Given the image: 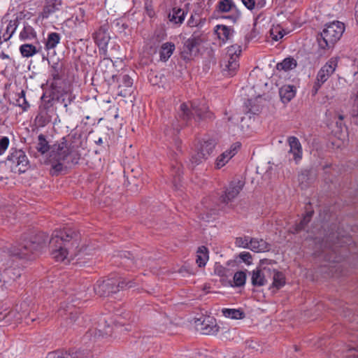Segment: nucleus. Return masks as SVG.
<instances>
[{"instance_id": "f257e3e1", "label": "nucleus", "mask_w": 358, "mask_h": 358, "mask_svg": "<svg viewBox=\"0 0 358 358\" xmlns=\"http://www.w3.org/2000/svg\"><path fill=\"white\" fill-rule=\"evenodd\" d=\"M76 234L69 227L55 231L49 241L50 254L57 262L69 263L76 257L80 250L75 240Z\"/></svg>"}, {"instance_id": "f03ea898", "label": "nucleus", "mask_w": 358, "mask_h": 358, "mask_svg": "<svg viewBox=\"0 0 358 358\" xmlns=\"http://www.w3.org/2000/svg\"><path fill=\"white\" fill-rule=\"evenodd\" d=\"M48 236L41 232L29 240L24 239L22 243L10 248V255L19 259L29 258L31 254L41 252L45 246Z\"/></svg>"}, {"instance_id": "7ed1b4c3", "label": "nucleus", "mask_w": 358, "mask_h": 358, "mask_svg": "<svg viewBox=\"0 0 358 358\" xmlns=\"http://www.w3.org/2000/svg\"><path fill=\"white\" fill-rule=\"evenodd\" d=\"M344 31L345 25L341 22L334 21L325 24L322 31L317 38L319 48L322 50L333 48L341 38Z\"/></svg>"}, {"instance_id": "20e7f679", "label": "nucleus", "mask_w": 358, "mask_h": 358, "mask_svg": "<svg viewBox=\"0 0 358 358\" xmlns=\"http://www.w3.org/2000/svg\"><path fill=\"white\" fill-rule=\"evenodd\" d=\"M194 113L196 114L199 120L213 118V114L204 104L196 106L194 103H191L189 106L186 103H182L178 110V117L180 118L179 121L181 122V126L188 124Z\"/></svg>"}, {"instance_id": "39448f33", "label": "nucleus", "mask_w": 358, "mask_h": 358, "mask_svg": "<svg viewBox=\"0 0 358 358\" xmlns=\"http://www.w3.org/2000/svg\"><path fill=\"white\" fill-rule=\"evenodd\" d=\"M134 282L120 278H108L105 280H98L94 286V292L100 296H108L127 287H134Z\"/></svg>"}, {"instance_id": "423d86ee", "label": "nucleus", "mask_w": 358, "mask_h": 358, "mask_svg": "<svg viewBox=\"0 0 358 358\" xmlns=\"http://www.w3.org/2000/svg\"><path fill=\"white\" fill-rule=\"evenodd\" d=\"M241 47L233 45L227 48L226 55L221 64L222 73L225 76H234L239 67L238 58L241 53Z\"/></svg>"}, {"instance_id": "0eeeda50", "label": "nucleus", "mask_w": 358, "mask_h": 358, "mask_svg": "<svg viewBox=\"0 0 358 358\" xmlns=\"http://www.w3.org/2000/svg\"><path fill=\"white\" fill-rule=\"evenodd\" d=\"M7 162L11 171L15 173H23L30 167L28 158L22 150H12L7 157Z\"/></svg>"}, {"instance_id": "6e6552de", "label": "nucleus", "mask_w": 358, "mask_h": 358, "mask_svg": "<svg viewBox=\"0 0 358 358\" xmlns=\"http://www.w3.org/2000/svg\"><path fill=\"white\" fill-rule=\"evenodd\" d=\"M93 38L99 48L100 54L104 56L103 59L100 62V67L103 66H107L110 65L112 60L106 58L107 45L110 40V36L108 32V27L106 25L101 26L93 35Z\"/></svg>"}, {"instance_id": "1a4fd4ad", "label": "nucleus", "mask_w": 358, "mask_h": 358, "mask_svg": "<svg viewBox=\"0 0 358 358\" xmlns=\"http://www.w3.org/2000/svg\"><path fill=\"white\" fill-rule=\"evenodd\" d=\"M338 66V58L332 57L326 64L322 66L318 71L313 87V94H315L318 92L322 85L334 73Z\"/></svg>"}, {"instance_id": "9d476101", "label": "nucleus", "mask_w": 358, "mask_h": 358, "mask_svg": "<svg viewBox=\"0 0 358 358\" xmlns=\"http://www.w3.org/2000/svg\"><path fill=\"white\" fill-rule=\"evenodd\" d=\"M203 34L199 31H194L191 37L184 42L181 51V57L184 60H190L193 56L199 52L198 47L203 43Z\"/></svg>"}, {"instance_id": "9b49d317", "label": "nucleus", "mask_w": 358, "mask_h": 358, "mask_svg": "<svg viewBox=\"0 0 358 358\" xmlns=\"http://www.w3.org/2000/svg\"><path fill=\"white\" fill-rule=\"evenodd\" d=\"M69 155V150L65 143L54 145L51 148L50 161L52 163V168L57 172L63 169V162Z\"/></svg>"}, {"instance_id": "f8f14e48", "label": "nucleus", "mask_w": 358, "mask_h": 358, "mask_svg": "<svg viewBox=\"0 0 358 358\" xmlns=\"http://www.w3.org/2000/svg\"><path fill=\"white\" fill-rule=\"evenodd\" d=\"M42 102L38 107V112L35 117V123L40 127L46 126L51 122L55 109L53 107L52 99L45 100L41 98Z\"/></svg>"}, {"instance_id": "ddd939ff", "label": "nucleus", "mask_w": 358, "mask_h": 358, "mask_svg": "<svg viewBox=\"0 0 358 358\" xmlns=\"http://www.w3.org/2000/svg\"><path fill=\"white\" fill-rule=\"evenodd\" d=\"M196 327L201 334L205 335H213L218 332L219 326L217 324L216 320L210 316L198 319L196 322Z\"/></svg>"}, {"instance_id": "4468645a", "label": "nucleus", "mask_w": 358, "mask_h": 358, "mask_svg": "<svg viewBox=\"0 0 358 358\" xmlns=\"http://www.w3.org/2000/svg\"><path fill=\"white\" fill-rule=\"evenodd\" d=\"M240 147V143H234L229 147V148L220 155L215 160V168L220 169L226 165L229 161L237 154Z\"/></svg>"}, {"instance_id": "2eb2a0df", "label": "nucleus", "mask_w": 358, "mask_h": 358, "mask_svg": "<svg viewBox=\"0 0 358 358\" xmlns=\"http://www.w3.org/2000/svg\"><path fill=\"white\" fill-rule=\"evenodd\" d=\"M47 358H92V355L87 350L58 351L48 353Z\"/></svg>"}, {"instance_id": "dca6fc26", "label": "nucleus", "mask_w": 358, "mask_h": 358, "mask_svg": "<svg viewBox=\"0 0 358 358\" xmlns=\"http://www.w3.org/2000/svg\"><path fill=\"white\" fill-rule=\"evenodd\" d=\"M287 143L289 146L288 151L289 155H292V158L290 160L294 161L298 164L303 157V149L299 140L295 136H289L287 138Z\"/></svg>"}, {"instance_id": "f3484780", "label": "nucleus", "mask_w": 358, "mask_h": 358, "mask_svg": "<svg viewBox=\"0 0 358 358\" xmlns=\"http://www.w3.org/2000/svg\"><path fill=\"white\" fill-rule=\"evenodd\" d=\"M243 187V182L241 180H234L231 182L229 187L226 189L224 194L221 196L223 203H227L234 199L241 192Z\"/></svg>"}, {"instance_id": "a211bd4d", "label": "nucleus", "mask_w": 358, "mask_h": 358, "mask_svg": "<svg viewBox=\"0 0 358 358\" xmlns=\"http://www.w3.org/2000/svg\"><path fill=\"white\" fill-rule=\"evenodd\" d=\"M62 0H45L43 11L39 14L38 18L47 19L55 12L59 9Z\"/></svg>"}, {"instance_id": "6ab92c4d", "label": "nucleus", "mask_w": 358, "mask_h": 358, "mask_svg": "<svg viewBox=\"0 0 358 358\" xmlns=\"http://www.w3.org/2000/svg\"><path fill=\"white\" fill-rule=\"evenodd\" d=\"M215 32L222 43H225L231 39L234 34V29L226 25L218 24L215 27Z\"/></svg>"}, {"instance_id": "aec40b11", "label": "nucleus", "mask_w": 358, "mask_h": 358, "mask_svg": "<svg viewBox=\"0 0 358 358\" xmlns=\"http://www.w3.org/2000/svg\"><path fill=\"white\" fill-rule=\"evenodd\" d=\"M176 46L172 42L164 43L159 49V54L160 60L162 62H166L171 57L173 52L175 51Z\"/></svg>"}, {"instance_id": "412c9836", "label": "nucleus", "mask_w": 358, "mask_h": 358, "mask_svg": "<svg viewBox=\"0 0 358 358\" xmlns=\"http://www.w3.org/2000/svg\"><path fill=\"white\" fill-rule=\"evenodd\" d=\"M187 13L181 8H173L169 13L168 17L169 21L176 25H180L185 20Z\"/></svg>"}, {"instance_id": "4be33fe9", "label": "nucleus", "mask_w": 358, "mask_h": 358, "mask_svg": "<svg viewBox=\"0 0 358 358\" xmlns=\"http://www.w3.org/2000/svg\"><path fill=\"white\" fill-rule=\"evenodd\" d=\"M269 269L264 268L263 270L256 269L252 273V284L254 286H263L266 284V280L265 279V273H267Z\"/></svg>"}, {"instance_id": "5701e85b", "label": "nucleus", "mask_w": 358, "mask_h": 358, "mask_svg": "<svg viewBox=\"0 0 358 358\" xmlns=\"http://www.w3.org/2000/svg\"><path fill=\"white\" fill-rule=\"evenodd\" d=\"M299 181L302 188L308 187L315 178V173L312 170L304 169L299 175Z\"/></svg>"}, {"instance_id": "b1692460", "label": "nucleus", "mask_w": 358, "mask_h": 358, "mask_svg": "<svg viewBox=\"0 0 358 358\" xmlns=\"http://www.w3.org/2000/svg\"><path fill=\"white\" fill-rule=\"evenodd\" d=\"M279 94L282 101L288 103L295 96L296 90L292 85H284L280 89Z\"/></svg>"}, {"instance_id": "393cba45", "label": "nucleus", "mask_w": 358, "mask_h": 358, "mask_svg": "<svg viewBox=\"0 0 358 358\" xmlns=\"http://www.w3.org/2000/svg\"><path fill=\"white\" fill-rule=\"evenodd\" d=\"M215 146V143L214 141L208 140L201 143L200 145L197 148V150L203 155V156L208 158L213 153Z\"/></svg>"}, {"instance_id": "a878e982", "label": "nucleus", "mask_w": 358, "mask_h": 358, "mask_svg": "<svg viewBox=\"0 0 358 358\" xmlns=\"http://www.w3.org/2000/svg\"><path fill=\"white\" fill-rule=\"evenodd\" d=\"M273 282L271 289H275L276 290L282 287L285 284V275L278 271L273 270Z\"/></svg>"}, {"instance_id": "bb28decb", "label": "nucleus", "mask_w": 358, "mask_h": 358, "mask_svg": "<svg viewBox=\"0 0 358 358\" xmlns=\"http://www.w3.org/2000/svg\"><path fill=\"white\" fill-rule=\"evenodd\" d=\"M269 249L268 244L263 239L252 238L250 250L255 252H262Z\"/></svg>"}, {"instance_id": "cd10ccee", "label": "nucleus", "mask_w": 358, "mask_h": 358, "mask_svg": "<svg viewBox=\"0 0 358 358\" xmlns=\"http://www.w3.org/2000/svg\"><path fill=\"white\" fill-rule=\"evenodd\" d=\"M222 313L224 317L233 320H240L245 317V313L241 309L222 308Z\"/></svg>"}, {"instance_id": "c85d7f7f", "label": "nucleus", "mask_w": 358, "mask_h": 358, "mask_svg": "<svg viewBox=\"0 0 358 358\" xmlns=\"http://www.w3.org/2000/svg\"><path fill=\"white\" fill-rule=\"evenodd\" d=\"M208 260V250L206 247L201 246L196 252V262L199 267L204 266Z\"/></svg>"}, {"instance_id": "c756f323", "label": "nucleus", "mask_w": 358, "mask_h": 358, "mask_svg": "<svg viewBox=\"0 0 358 358\" xmlns=\"http://www.w3.org/2000/svg\"><path fill=\"white\" fill-rule=\"evenodd\" d=\"M20 52L23 57H31L38 53L39 50L37 48L29 43L22 44L20 46Z\"/></svg>"}, {"instance_id": "7c9ffc66", "label": "nucleus", "mask_w": 358, "mask_h": 358, "mask_svg": "<svg viewBox=\"0 0 358 358\" xmlns=\"http://www.w3.org/2000/svg\"><path fill=\"white\" fill-rule=\"evenodd\" d=\"M36 37V32L30 25H26L20 34V39L21 41H30Z\"/></svg>"}, {"instance_id": "2f4dec72", "label": "nucleus", "mask_w": 358, "mask_h": 358, "mask_svg": "<svg viewBox=\"0 0 358 358\" xmlns=\"http://www.w3.org/2000/svg\"><path fill=\"white\" fill-rule=\"evenodd\" d=\"M60 35L56 32H51L48 35V38L45 43L46 50H51L56 48L57 44L60 42Z\"/></svg>"}, {"instance_id": "473e14b6", "label": "nucleus", "mask_w": 358, "mask_h": 358, "mask_svg": "<svg viewBox=\"0 0 358 358\" xmlns=\"http://www.w3.org/2000/svg\"><path fill=\"white\" fill-rule=\"evenodd\" d=\"M18 24L19 22L17 17H15L14 20H10L9 23L7 25L6 33L3 35L4 41H8L10 38V37L15 33L17 27H18Z\"/></svg>"}, {"instance_id": "72a5a7b5", "label": "nucleus", "mask_w": 358, "mask_h": 358, "mask_svg": "<svg viewBox=\"0 0 358 358\" xmlns=\"http://www.w3.org/2000/svg\"><path fill=\"white\" fill-rule=\"evenodd\" d=\"M313 215V212H308L306 213V215L303 217V220L297 224L292 229H289V231L291 233H298L301 231V230L304 229L306 226L309 223L310 221L311 217Z\"/></svg>"}, {"instance_id": "f704fd0d", "label": "nucleus", "mask_w": 358, "mask_h": 358, "mask_svg": "<svg viewBox=\"0 0 358 358\" xmlns=\"http://www.w3.org/2000/svg\"><path fill=\"white\" fill-rule=\"evenodd\" d=\"M313 215V212H308L306 213V215L303 217V220L297 224L292 229H289V231L291 233H298L301 231V230L304 229L306 226L309 223L310 221L311 217Z\"/></svg>"}, {"instance_id": "c9c22d12", "label": "nucleus", "mask_w": 358, "mask_h": 358, "mask_svg": "<svg viewBox=\"0 0 358 358\" xmlns=\"http://www.w3.org/2000/svg\"><path fill=\"white\" fill-rule=\"evenodd\" d=\"M206 22L205 18H202L198 14L192 15L187 21V26L189 27L201 28Z\"/></svg>"}, {"instance_id": "e433bc0d", "label": "nucleus", "mask_w": 358, "mask_h": 358, "mask_svg": "<svg viewBox=\"0 0 358 358\" xmlns=\"http://www.w3.org/2000/svg\"><path fill=\"white\" fill-rule=\"evenodd\" d=\"M296 66V61L293 58H286L282 62L277 64L278 69L289 71Z\"/></svg>"}, {"instance_id": "4c0bfd02", "label": "nucleus", "mask_w": 358, "mask_h": 358, "mask_svg": "<svg viewBox=\"0 0 358 358\" xmlns=\"http://www.w3.org/2000/svg\"><path fill=\"white\" fill-rule=\"evenodd\" d=\"M38 142L36 146L37 150L41 154L46 153L49 150L50 146L45 136L43 134H40L38 136Z\"/></svg>"}, {"instance_id": "58836bf2", "label": "nucleus", "mask_w": 358, "mask_h": 358, "mask_svg": "<svg viewBox=\"0 0 358 358\" xmlns=\"http://www.w3.org/2000/svg\"><path fill=\"white\" fill-rule=\"evenodd\" d=\"M206 159H207V158H206V157L203 156V155L201 154L198 150H196V151H195L191 155L189 160H190L191 165L194 167L196 165L201 164Z\"/></svg>"}, {"instance_id": "ea45409f", "label": "nucleus", "mask_w": 358, "mask_h": 358, "mask_svg": "<svg viewBox=\"0 0 358 358\" xmlns=\"http://www.w3.org/2000/svg\"><path fill=\"white\" fill-rule=\"evenodd\" d=\"M252 239V238L250 237L246 236L243 237H238L236 238L235 244L237 247L250 249Z\"/></svg>"}, {"instance_id": "a19ab883", "label": "nucleus", "mask_w": 358, "mask_h": 358, "mask_svg": "<svg viewBox=\"0 0 358 358\" xmlns=\"http://www.w3.org/2000/svg\"><path fill=\"white\" fill-rule=\"evenodd\" d=\"M246 280V273L244 271H238L234 275V282L236 287H241L245 285Z\"/></svg>"}, {"instance_id": "79ce46f5", "label": "nucleus", "mask_w": 358, "mask_h": 358, "mask_svg": "<svg viewBox=\"0 0 358 358\" xmlns=\"http://www.w3.org/2000/svg\"><path fill=\"white\" fill-rule=\"evenodd\" d=\"M17 105L22 108L23 110H27L29 108V104L25 98V92L22 90L18 94V98L16 100Z\"/></svg>"}, {"instance_id": "37998d69", "label": "nucleus", "mask_w": 358, "mask_h": 358, "mask_svg": "<svg viewBox=\"0 0 358 358\" xmlns=\"http://www.w3.org/2000/svg\"><path fill=\"white\" fill-rule=\"evenodd\" d=\"M234 6L233 0H222L218 5L219 10L222 12H229Z\"/></svg>"}, {"instance_id": "c03bdc74", "label": "nucleus", "mask_w": 358, "mask_h": 358, "mask_svg": "<svg viewBox=\"0 0 358 358\" xmlns=\"http://www.w3.org/2000/svg\"><path fill=\"white\" fill-rule=\"evenodd\" d=\"M73 306H74V305H72L71 307L68 306L66 310H65V309H64V310H60L61 315H63L62 312H66L67 313L69 314V318L70 320L69 323H73V322H76V320L78 319V313L76 310H72Z\"/></svg>"}, {"instance_id": "a18cd8bd", "label": "nucleus", "mask_w": 358, "mask_h": 358, "mask_svg": "<svg viewBox=\"0 0 358 358\" xmlns=\"http://www.w3.org/2000/svg\"><path fill=\"white\" fill-rule=\"evenodd\" d=\"M15 311H9L8 313H0V322H4L5 323H8L12 321L13 317L15 316Z\"/></svg>"}, {"instance_id": "49530a36", "label": "nucleus", "mask_w": 358, "mask_h": 358, "mask_svg": "<svg viewBox=\"0 0 358 358\" xmlns=\"http://www.w3.org/2000/svg\"><path fill=\"white\" fill-rule=\"evenodd\" d=\"M133 85V80L128 75H123L122 77V84L120 85L119 87H127L131 88Z\"/></svg>"}, {"instance_id": "de8ad7c7", "label": "nucleus", "mask_w": 358, "mask_h": 358, "mask_svg": "<svg viewBox=\"0 0 358 358\" xmlns=\"http://www.w3.org/2000/svg\"><path fill=\"white\" fill-rule=\"evenodd\" d=\"M270 35L273 41H278L283 37V34L279 28L271 29L270 31Z\"/></svg>"}, {"instance_id": "09e8293b", "label": "nucleus", "mask_w": 358, "mask_h": 358, "mask_svg": "<svg viewBox=\"0 0 358 358\" xmlns=\"http://www.w3.org/2000/svg\"><path fill=\"white\" fill-rule=\"evenodd\" d=\"M9 139L6 136H3L0 139V155L3 154L9 145Z\"/></svg>"}, {"instance_id": "8fccbe9b", "label": "nucleus", "mask_w": 358, "mask_h": 358, "mask_svg": "<svg viewBox=\"0 0 358 358\" xmlns=\"http://www.w3.org/2000/svg\"><path fill=\"white\" fill-rule=\"evenodd\" d=\"M240 259L245 263L250 264L252 256L248 252H242L239 254Z\"/></svg>"}, {"instance_id": "3c124183", "label": "nucleus", "mask_w": 358, "mask_h": 358, "mask_svg": "<svg viewBox=\"0 0 358 358\" xmlns=\"http://www.w3.org/2000/svg\"><path fill=\"white\" fill-rule=\"evenodd\" d=\"M215 273L219 276H225L227 275V269L221 265L215 266Z\"/></svg>"}, {"instance_id": "603ef678", "label": "nucleus", "mask_w": 358, "mask_h": 358, "mask_svg": "<svg viewBox=\"0 0 358 358\" xmlns=\"http://www.w3.org/2000/svg\"><path fill=\"white\" fill-rule=\"evenodd\" d=\"M242 2L244 6L249 10H252L255 8L254 0H242Z\"/></svg>"}, {"instance_id": "864d4df0", "label": "nucleus", "mask_w": 358, "mask_h": 358, "mask_svg": "<svg viewBox=\"0 0 358 358\" xmlns=\"http://www.w3.org/2000/svg\"><path fill=\"white\" fill-rule=\"evenodd\" d=\"M99 336H109L112 334L111 328L108 326L106 329H104L103 331H102L101 329L98 330Z\"/></svg>"}, {"instance_id": "5fc2aeb1", "label": "nucleus", "mask_w": 358, "mask_h": 358, "mask_svg": "<svg viewBox=\"0 0 358 358\" xmlns=\"http://www.w3.org/2000/svg\"><path fill=\"white\" fill-rule=\"evenodd\" d=\"M79 15H80V18L78 17V16H76V21L77 22H79V23L82 22H84V16H85V11L83 8H79Z\"/></svg>"}, {"instance_id": "6e6d98bb", "label": "nucleus", "mask_w": 358, "mask_h": 358, "mask_svg": "<svg viewBox=\"0 0 358 358\" xmlns=\"http://www.w3.org/2000/svg\"><path fill=\"white\" fill-rule=\"evenodd\" d=\"M255 7L257 8H262L266 3V0H254Z\"/></svg>"}, {"instance_id": "4d7b16f0", "label": "nucleus", "mask_w": 358, "mask_h": 358, "mask_svg": "<svg viewBox=\"0 0 358 358\" xmlns=\"http://www.w3.org/2000/svg\"><path fill=\"white\" fill-rule=\"evenodd\" d=\"M52 76L55 80H58L59 78L58 71L56 69L55 66H52Z\"/></svg>"}, {"instance_id": "13d9d810", "label": "nucleus", "mask_w": 358, "mask_h": 358, "mask_svg": "<svg viewBox=\"0 0 358 358\" xmlns=\"http://www.w3.org/2000/svg\"><path fill=\"white\" fill-rule=\"evenodd\" d=\"M127 94L128 93L126 90H121L119 92V95H120L123 97H126L127 96Z\"/></svg>"}, {"instance_id": "bf43d9fd", "label": "nucleus", "mask_w": 358, "mask_h": 358, "mask_svg": "<svg viewBox=\"0 0 358 358\" xmlns=\"http://www.w3.org/2000/svg\"><path fill=\"white\" fill-rule=\"evenodd\" d=\"M92 334H93V332H92V331L87 332L84 336V339L87 340V339L90 338L92 336Z\"/></svg>"}, {"instance_id": "052dcab7", "label": "nucleus", "mask_w": 358, "mask_h": 358, "mask_svg": "<svg viewBox=\"0 0 358 358\" xmlns=\"http://www.w3.org/2000/svg\"><path fill=\"white\" fill-rule=\"evenodd\" d=\"M227 17L231 19L233 22H236L237 19V17L232 15H229Z\"/></svg>"}, {"instance_id": "680f3d73", "label": "nucleus", "mask_w": 358, "mask_h": 358, "mask_svg": "<svg viewBox=\"0 0 358 358\" xmlns=\"http://www.w3.org/2000/svg\"><path fill=\"white\" fill-rule=\"evenodd\" d=\"M124 324L123 322H122L120 320H117L115 326L116 327H117V326H123Z\"/></svg>"}, {"instance_id": "e2e57ef3", "label": "nucleus", "mask_w": 358, "mask_h": 358, "mask_svg": "<svg viewBox=\"0 0 358 358\" xmlns=\"http://www.w3.org/2000/svg\"><path fill=\"white\" fill-rule=\"evenodd\" d=\"M175 173H176V175L180 176V167H178L177 171H176Z\"/></svg>"}, {"instance_id": "0e129e2a", "label": "nucleus", "mask_w": 358, "mask_h": 358, "mask_svg": "<svg viewBox=\"0 0 358 358\" xmlns=\"http://www.w3.org/2000/svg\"><path fill=\"white\" fill-rule=\"evenodd\" d=\"M201 219L205 220L206 221H209L208 217L206 215V217L203 215Z\"/></svg>"}, {"instance_id": "69168bd1", "label": "nucleus", "mask_w": 358, "mask_h": 358, "mask_svg": "<svg viewBox=\"0 0 358 358\" xmlns=\"http://www.w3.org/2000/svg\"><path fill=\"white\" fill-rule=\"evenodd\" d=\"M337 244H341L340 241L334 245L333 250H335V249L338 247Z\"/></svg>"}, {"instance_id": "338daca9", "label": "nucleus", "mask_w": 358, "mask_h": 358, "mask_svg": "<svg viewBox=\"0 0 358 358\" xmlns=\"http://www.w3.org/2000/svg\"><path fill=\"white\" fill-rule=\"evenodd\" d=\"M175 129H176L177 131H178V130H179V128H178V126H177V127H176V128H175Z\"/></svg>"}]
</instances>
